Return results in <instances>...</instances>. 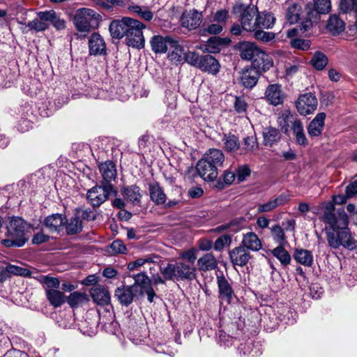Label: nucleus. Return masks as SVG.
<instances>
[{"mask_svg":"<svg viewBox=\"0 0 357 357\" xmlns=\"http://www.w3.org/2000/svg\"><path fill=\"white\" fill-rule=\"evenodd\" d=\"M326 211L320 218L325 224L324 231L328 246L335 250L341 246L354 250L357 246V241L349 227V216L343 211L338 214L334 213V206L331 203L324 204Z\"/></svg>","mask_w":357,"mask_h":357,"instance_id":"1","label":"nucleus"},{"mask_svg":"<svg viewBox=\"0 0 357 357\" xmlns=\"http://www.w3.org/2000/svg\"><path fill=\"white\" fill-rule=\"evenodd\" d=\"M160 272L167 280L192 281L196 279L197 268L183 261L169 263L166 266L160 268Z\"/></svg>","mask_w":357,"mask_h":357,"instance_id":"2","label":"nucleus"},{"mask_svg":"<svg viewBox=\"0 0 357 357\" xmlns=\"http://www.w3.org/2000/svg\"><path fill=\"white\" fill-rule=\"evenodd\" d=\"M27 229L26 222L20 218H13L10 220L6 228L4 236L8 238L2 239V243L7 246H22L27 241L25 231Z\"/></svg>","mask_w":357,"mask_h":357,"instance_id":"3","label":"nucleus"},{"mask_svg":"<svg viewBox=\"0 0 357 357\" xmlns=\"http://www.w3.org/2000/svg\"><path fill=\"white\" fill-rule=\"evenodd\" d=\"M331 8V0H314L305 6V20L301 22L300 31L304 33L309 32L313 23L317 22L319 15L328 13Z\"/></svg>","mask_w":357,"mask_h":357,"instance_id":"4","label":"nucleus"},{"mask_svg":"<svg viewBox=\"0 0 357 357\" xmlns=\"http://www.w3.org/2000/svg\"><path fill=\"white\" fill-rule=\"evenodd\" d=\"M100 21V15L87 8L78 9L73 18V23L76 29L80 32L86 33L98 28Z\"/></svg>","mask_w":357,"mask_h":357,"instance_id":"5","label":"nucleus"},{"mask_svg":"<svg viewBox=\"0 0 357 357\" xmlns=\"http://www.w3.org/2000/svg\"><path fill=\"white\" fill-rule=\"evenodd\" d=\"M116 190L113 185H95L89 189L86 194L88 202L93 207H99L106 202L110 196L115 195Z\"/></svg>","mask_w":357,"mask_h":357,"instance_id":"6","label":"nucleus"},{"mask_svg":"<svg viewBox=\"0 0 357 357\" xmlns=\"http://www.w3.org/2000/svg\"><path fill=\"white\" fill-rule=\"evenodd\" d=\"M233 13L241 15V24L243 30L246 31L256 30L255 17L257 13V7H246L242 4H236L233 7Z\"/></svg>","mask_w":357,"mask_h":357,"instance_id":"7","label":"nucleus"},{"mask_svg":"<svg viewBox=\"0 0 357 357\" xmlns=\"http://www.w3.org/2000/svg\"><path fill=\"white\" fill-rule=\"evenodd\" d=\"M145 28L146 26L144 24L137 20L132 19L126 37V44L128 46L137 49L143 48L144 47L145 40L142 29Z\"/></svg>","mask_w":357,"mask_h":357,"instance_id":"8","label":"nucleus"},{"mask_svg":"<svg viewBox=\"0 0 357 357\" xmlns=\"http://www.w3.org/2000/svg\"><path fill=\"white\" fill-rule=\"evenodd\" d=\"M317 99L312 93L300 95L296 102V107L298 112L304 116L314 112L317 109Z\"/></svg>","mask_w":357,"mask_h":357,"instance_id":"9","label":"nucleus"},{"mask_svg":"<svg viewBox=\"0 0 357 357\" xmlns=\"http://www.w3.org/2000/svg\"><path fill=\"white\" fill-rule=\"evenodd\" d=\"M264 98L270 105L278 106L284 102L286 94L282 91L280 84H272L266 89Z\"/></svg>","mask_w":357,"mask_h":357,"instance_id":"10","label":"nucleus"},{"mask_svg":"<svg viewBox=\"0 0 357 357\" xmlns=\"http://www.w3.org/2000/svg\"><path fill=\"white\" fill-rule=\"evenodd\" d=\"M132 19L123 17L121 20H113L109 25V30L113 38L121 39L126 37Z\"/></svg>","mask_w":357,"mask_h":357,"instance_id":"11","label":"nucleus"},{"mask_svg":"<svg viewBox=\"0 0 357 357\" xmlns=\"http://www.w3.org/2000/svg\"><path fill=\"white\" fill-rule=\"evenodd\" d=\"M202 20V15L197 10L183 12L180 20L181 26L190 31L198 28Z\"/></svg>","mask_w":357,"mask_h":357,"instance_id":"12","label":"nucleus"},{"mask_svg":"<svg viewBox=\"0 0 357 357\" xmlns=\"http://www.w3.org/2000/svg\"><path fill=\"white\" fill-rule=\"evenodd\" d=\"M217 284L218 287L219 299L228 304L230 303L235 297V294L229 281L223 275H217Z\"/></svg>","mask_w":357,"mask_h":357,"instance_id":"13","label":"nucleus"},{"mask_svg":"<svg viewBox=\"0 0 357 357\" xmlns=\"http://www.w3.org/2000/svg\"><path fill=\"white\" fill-rule=\"evenodd\" d=\"M229 257L231 264L238 266H245L251 259L250 252L241 245L231 250Z\"/></svg>","mask_w":357,"mask_h":357,"instance_id":"14","label":"nucleus"},{"mask_svg":"<svg viewBox=\"0 0 357 357\" xmlns=\"http://www.w3.org/2000/svg\"><path fill=\"white\" fill-rule=\"evenodd\" d=\"M198 174L206 181H214L218 175V169L213 165H210L206 160H199L196 165Z\"/></svg>","mask_w":357,"mask_h":357,"instance_id":"15","label":"nucleus"},{"mask_svg":"<svg viewBox=\"0 0 357 357\" xmlns=\"http://www.w3.org/2000/svg\"><path fill=\"white\" fill-rule=\"evenodd\" d=\"M12 275H20L29 277L31 275V271L27 268L21 266L9 264L6 266L0 267V282H4Z\"/></svg>","mask_w":357,"mask_h":357,"instance_id":"16","label":"nucleus"},{"mask_svg":"<svg viewBox=\"0 0 357 357\" xmlns=\"http://www.w3.org/2000/svg\"><path fill=\"white\" fill-rule=\"evenodd\" d=\"M172 43H174V38L169 36H162L156 35L151 38L150 43L151 49L155 54H164L169 48Z\"/></svg>","mask_w":357,"mask_h":357,"instance_id":"17","label":"nucleus"},{"mask_svg":"<svg viewBox=\"0 0 357 357\" xmlns=\"http://www.w3.org/2000/svg\"><path fill=\"white\" fill-rule=\"evenodd\" d=\"M251 62L250 67L259 70V73L268 70L273 65L271 57L261 49Z\"/></svg>","mask_w":357,"mask_h":357,"instance_id":"18","label":"nucleus"},{"mask_svg":"<svg viewBox=\"0 0 357 357\" xmlns=\"http://www.w3.org/2000/svg\"><path fill=\"white\" fill-rule=\"evenodd\" d=\"M89 48L91 55H102L106 53V44L102 37L98 33H93L89 40Z\"/></svg>","mask_w":357,"mask_h":357,"instance_id":"19","label":"nucleus"},{"mask_svg":"<svg viewBox=\"0 0 357 357\" xmlns=\"http://www.w3.org/2000/svg\"><path fill=\"white\" fill-rule=\"evenodd\" d=\"M135 286H126L118 287L115 290L114 296L117 298L121 304L128 306L133 301L135 295Z\"/></svg>","mask_w":357,"mask_h":357,"instance_id":"20","label":"nucleus"},{"mask_svg":"<svg viewBox=\"0 0 357 357\" xmlns=\"http://www.w3.org/2000/svg\"><path fill=\"white\" fill-rule=\"evenodd\" d=\"M326 114L324 112L318 113L307 126V133L312 137L319 136L324 130L325 125Z\"/></svg>","mask_w":357,"mask_h":357,"instance_id":"21","label":"nucleus"},{"mask_svg":"<svg viewBox=\"0 0 357 357\" xmlns=\"http://www.w3.org/2000/svg\"><path fill=\"white\" fill-rule=\"evenodd\" d=\"M260 73L255 68H244L241 73V82L245 88L252 89L257 83Z\"/></svg>","mask_w":357,"mask_h":357,"instance_id":"22","label":"nucleus"},{"mask_svg":"<svg viewBox=\"0 0 357 357\" xmlns=\"http://www.w3.org/2000/svg\"><path fill=\"white\" fill-rule=\"evenodd\" d=\"M200 64L197 66L202 71L215 75L220 70L218 61L211 55L206 54L202 56L199 60Z\"/></svg>","mask_w":357,"mask_h":357,"instance_id":"23","label":"nucleus"},{"mask_svg":"<svg viewBox=\"0 0 357 357\" xmlns=\"http://www.w3.org/2000/svg\"><path fill=\"white\" fill-rule=\"evenodd\" d=\"M99 170L102 177L100 183L105 185H112L111 181L114 180L116 176V169L114 163L112 161L102 163L99 165Z\"/></svg>","mask_w":357,"mask_h":357,"instance_id":"24","label":"nucleus"},{"mask_svg":"<svg viewBox=\"0 0 357 357\" xmlns=\"http://www.w3.org/2000/svg\"><path fill=\"white\" fill-rule=\"evenodd\" d=\"M93 301L98 305H105L110 302V295L108 290L102 285H96L90 291Z\"/></svg>","mask_w":357,"mask_h":357,"instance_id":"25","label":"nucleus"},{"mask_svg":"<svg viewBox=\"0 0 357 357\" xmlns=\"http://www.w3.org/2000/svg\"><path fill=\"white\" fill-rule=\"evenodd\" d=\"M66 223V218L61 214L55 213L47 216L44 224L51 231L59 232Z\"/></svg>","mask_w":357,"mask_h":357,"instance_id":"26","label":"nucleus"},{"mask_svg":"<svg viewBox=\"0 0 357 357\" xmlns=\"http://www.w3.org/2000/svg\"><path fill=\"white\" fill-rule=\"evenodd\" d=\"M218 261L211 252L204 255L197 260V266L199 271L207 272L218 268Z\"/></svg>","mask_w":357,"mask_h":357,"instance_id":"27","label":"nucleus"},{"mask_svg":"<svg viewBox=\"0 0 357 357\" xmlns=\"http://www.w3.org/2000/svg\"><path fill=\"white\" fill-rule=\"evenodd\" d=\"M43 20H47V23H51L53 27L58 31H62L66 28V21L61 18L60 15L57 14L54 10H47V13L42 17Z\"/></svg>","mask_w":357,"mask_h":357,"instance_id":"28","label":"nucleus"},{"mask_svg":"<svg viewBox=\"0 0 357 357\" xmlns=\"http://www.w3.org/2000/svg\"><path fill=\"white\" fill-rule=\"evenodd\" d=\"M289 200L288 195L282 194L278 197L268 201L266 203L259 204L257 207V211L259 213H266L273 211L279 206L284 205Z\"/></svg>","mask_w":357,"mask_h":357,"instance_id":"29","label":"nucleus"},{"mask_svg":"<svg viewBox=\"0 0 357 357\" xmlns=\"http://www.w3.org/2000/svg\"><path fill=\"white\" fill-rule=\"evenodd\" d=\"M241 245L248 250H250L255 252L261 248V240L255 233L252 231L243 234Z\"/></svg>","mask_w":357,"mask_h":357,"instance_id":"30","label":"nucleus"},{"mask_svg":"<svg viewBox=\"0 0 357 357\" xmlns=\"http://www.w3.org/2000/svg\"><path fill=\"white\" fill-rule=\"evenodd\" d=\"M259 50L253 43L243 42L239 45L240 56L243 60L252 61Z\"/></svg>","mask_w":357,"mask_h":357,"instance_id":"31","label":"nucleus"},{"mask_svg":"<svg viewBox=\"0 0 357 357\" xmlns=\"http://www.w3.org/2000/svg\"><path fill=\"white\" fill-rule=\"evenodd\" d=\"M202 159L206 160V162H208L210 165H214L218 169L222 165L225 155L222 151L217 149H211L204 155Z\"/></svg>","mask_w":357,"mask_h":357,"instance_id":"32","label":"nucleus"},{"mask_svg":"<svg viewBox=\"0 0 357 357\" xmlns=\"http://www.w3.org/2000/svg\"><path fill=\"white\" fill-rule=\"evenodd\" d=\"M149 190L151 199L157 205L165 204L167 201V196L162 188L158 183H150Z\"/></svg>","mask_w":357,"mask_h":357,"instance_id":"33","label":"nucleus"},{"mask_svg":"<svg viewBox=\"0 0 357 357\" xmlns=\"http://www.w3.org/2000/svg\"><path fill=\"white\" fill-rule=\"evenodd\" d=\"M275 18L271 13H258L255 17L257 29H271L275 24Z\"/></svg>","mask_w":357,"mask_h":357,"instance_id":"34","label":"nucleus"},{"mask_svg":"<svg viewBox=\"0 0 357 357\" xmlns=\"http://www.w3.org/2000/svg\"><path fill=\"white\" fill-rule=\"evenodd\" d=\"M222 142L223 143V149L228 153H234L240 149L238 138L234 134H223Z\"/></svg>","mask_w":357,"mask_h":357,"instance_id":"35","label":"nucleus"},{"mask_svg":"<svg viewBox=\"0 0 357 357\" xmlns=\"http://www.w3.org/2000/svg\"><path fill=\"white\" fill-rule=\"evenodd\" d=\"M46 13L47 10L38 12L37 13L38 17L29 22L26 24V27L29 28V30L40 32L45 31V30L48 29L50 25L47 23V20L42 19V17H43V15Z\"/></svg>","mask_w":357,"mask_h":357,"instance_id":"36","label":"nucleus"},{"mask_svg":"<svg viewBox=\"0 0 357 357\" xmlns=\"http://www.w3.org/2000/svg\"><path fill=\"white\" fill-rule=\"evenodd\" d=\"M291 130L295 136L296 142L302 146H307L308 144V141L306 138L302 122L300 120H294L292 123Z\"/></svg>","mask_w":357,"mask_h":357,"instance_id":"37","label":"nucleus"},{"mask_svg":"<svg viewBox=\"0 0 357 357\" xmlns=\"http://www.w3.org/2000/svg\"><path fill=\"white\" fill-rule=\"evenodd\" d=\"M294 258L298 263L305 266L310 267L313 264V255L308 250L296 249Z\"/></svg>","mask_w":357,"mask_h":357,"instance_id":"38","label":"nucleus"},{"mask_svg":"<svg viewBox=\"0 0 357 357\" xmlns=\"http://www.w3.org/2000/svg\"><path fill=\"white\" fill-rule=\"evenodd\" d=\"M45 294L47 300L54 307H60L66 301L64 294L57 289H47Z\"/></svg>","mask_w":357,"mask_h":357,"instance_id":"39","label":"nucleus"},{"mask_svg":"<svg viewBox=\"0 0 357 357\" xmlns=\"http://www.w3.org/2000/svg\"><path fill=\"white\" fill-rule=\"evenodd\" d=\"M263 137L266 146H272L280 139L281 134L278 129L270 126L264 128Z\"/></svg>","mask_w":357,"mask_h":357,"instance_id":"40","label":"nucleus"},{"mask_svg":"<svg viewBox=\"0 0 357 357\" xmlns=\"http://www.w3.org/2000/svg\"><path fill=\"white\" fill-rule=\"evenodd\" d=\"M123 195L127 200L134 205L139 204L141 202L142 195L140 188L136 185L127 187L123 190Z\"/></svg>","mask_w":357,"mask_h":357,"instance_id":"41","label":"nucleus"},{"mask_svg":"<svg viewBox=\"0 0 357 357\" xmlns=\"http://www.w3.org/2000/svg\"><path fill=\"white\" fill-rule=\"evenodd\" d=\"M132 278L135 280V282L131 286H135V290L137 292V289H140V294H144V290L151 286V280L144 273H140L135 275H133Z\"/></svg>","mask_w":357,"mask_h":357,"instance_id":"42","label":"nucleus"},{"mask_svg":"<svg viewBox=\"0 0 357 357\" xmlns=\"http://www.w3.org/2000/svg\"><path fill=\"white\" fill-rule=\"evenodd\" d=\"M327 29L333 34L340 33L344 29V22L338 15H332L328 20Z\"/></svg>","mask_w":357,"mask_h":357,"instance_id":"43","label":"nucleus"},{"mask_svg":"<svg viewBox=\"0 0 357 357\" xmlns=\"http://www.w3.org/2000/svg\"><path fill=\"white\" fill-rule=\"evenodd\" d=\"M86 301H88L87 295L79 291L71 293L66 298V302L73 308L77 307Z\"/></svg>","mask_w":357,"mask_h":357,"instance_id":"44","label":"nucleus"},{"mask_svg":"<svg viewBox=\"0 0 357 357\" xmlns=\"http://www.w3.org/2000/svg\"><path fill=\"white\" fill-rule=\"evenodd\" d=\"M339 7L343 13L353 14L357 24V0H340Z\"/></svg>","mask_w":357,"mask_h":357,"instance_id":"45","label":"nucleus"},{"mask_svg":"<svg viewBox=\"0 0 357 357\" xmlns=\"http://www.w3.org/2000/svg\"><path fill=\"white\" fill-rule=\"evenodd\" d=\"M272 255L275 257L282 266H287L291 262V256L282 245H278L271 250Z\"/></svg>","mask_w":357,"mask_h":357,"instance_id":"46","label":"nucleus"},{"mask_svg":"<svg viewBox=\"0 0 357 357\" xmlns=\"http://www.w3.org/2000/svg\"><path fill=\"white\" fill-rule=\"evenodd\" d=\"M301 6L297 3L289 6L287 10L286 18L289 24H294L301 20Z\"/></svg>","mask_w":357,"mask_h":357,"instance_id":"47","label":"nucleus"},{"mask_svg":"<svg viewBox=\"0 0 357 357\" xmlns=\"http://www.w3.org/2000/svg\"><path fill=\"white\" fill-rule=\"evenodd\" d=\"M243 146L242 148L241 154L247 153H252L258 149L257 139L255 135L248 136L243 139Z\"/></svg>","mask_w":357,"mask_h":357,"instance_id":"48","label":"nucleus"},{"mask_svg":"<svg viewBox=\"0 0 357 357\" xmlns=\"http://www.w3.org/2000/svg\"><path fill=\"white\" fill-rule=\"evenodd\" d=\"M169 48L172 49V52L169 56L171 59L176 62H182L185 53L183 47L180 45L178 42L174 39V43H172Z\"/></svg>","mask_w":357,"mask_h":357,"instance_id":"49","label":"nucleus"},{"mask_svg":"<svg viewBox=\"0 0 357 357\" xmlns=\"http://www.w3.org/2000/svg\"><path fill=\"white\" fill-rule=\"evenodd\" d=\"M271 232L273 239L279 245H282L287 242L284 229L279 225L271 227Z\"/></svg>","mask_w":357,"mask_h":357,"instance_id":"50","label":"nucleus"},{"mask_svg":"<svg viewBox=\"0 0 357 357\" xmlns=\"http://www.w3.org/2000/svg\"><path fill=\"white\" fill-rule=\"evenodd\" d=\"M311 63L314 68L321 70L327 65L328 58L321 52H316L311 59Z\"/></svg>","mask_w":357,"mask_h":357,"instance_id":"51","label":"nucleus"},{"mask_svg":"<svg viewBox=\"0 0 357 357\" xmlns=\"http://www.w3.org/2000/svg\"><path fill=\"white\" fill-rule=\"evenodd\" d=\"M126 247L122 241L117 239L114 241L107 248V252L111 255L124 254L126 252Z\"/></svg>","mask_w":357,"mask_h":357,"instance_id":"52","label":"nucleus"},{"mask_svg":"<svg viewBox=\"0 0 357 357\" xmlns=\"http://www.w3.org/2000/svg\"><path fill=\"white\" fill-rule=\"evenodd\" d=\"M66 224V229L68 234H77L81 231L82 229V222L78 217L71 218L70 222Z\"/></svg>","mask_w":357,"mask_h":357,"instance_id":"53","label":"nucleus"},{"mask_svg":"<svg viewBox=\"0 0 357 357\" xmlns=\"http://www.w3.org/2000/svg\"><path fill=\"white\" fill-rule=\"evenodd\" d=\"M293 115L289 110H284L278 118V123L281 128L287 132L289 128V123H293Z\"/></svg>","mask_w":357,"mask_h":357,"instance_id":"54","label":"nucleus"},{"mask_svg":"<svg viewBox=\"0 0 357 357\" xmlns=\"http://www.w3.org/2000/svg\"><path fill=\"white\" fill-rule=\"evenodd\" d=\"M231 243V236L229 234L222 235L218 238L213 244V249L215 251L220 252L225 247H228Z\"/></svg>","mask_w":357,"mask_h":357,"instance_id":"55","label":"nucleus"},{"mask_svg":"<svg viewBox=\"0 0 357 357\" xmlns=\"http://www.w3.org/2000/svg\"><path fill=\"white\" fill-rule=\"evenodd\" d=\"M235 174L230 171H225L223 174V182L218 180L215 187L219 189H223L225 185H229L233 183L235 179Z\"/></svg>","mask_w":357,"mask_h":357,"instance_id":"56","label":"nucleus"},{"mask_svg":"<svg viewBox=\"0 0 357 357\" xmlns=\"http://www.w3.org/2000/svg\"><path fill=\"white\" fill-rule=\"evenodd\" d=\"M39 281L45 284L48 289H56L59 287V280L53 277H49L47 275H41L39 278Z\"/></svg>","mask_w":357,"mask_h":357,"instance_id":"57","label":"nucleus"},{"mask_svg":"<svg viewBox=\"0 0 357 357\" xmlns=\"http://www.w3.org/2000/svg\"><path fill=\"white\" fill-rule=\"evenodd\" d=\"M248 105L243 96H235L234 102V107L235 111L238 114L245 113L247 110Z\"/></svg>","mask_w":357,"mask_h":357,"instance_id":"58","label":"nucleus"},{"mask_svg":"<svg viewBox=\"0 0 357 357\" xmlns=\"http://www.w3.org/2000/svg\"><path fill=\"white\" fill-rule=\"evenodd\" d=\"M229 18V10L220 9L217 10L213 15V21L224 26Z\"/></svg>","mask_w":357,"mask_h":357,"instance_id":"59","label":"nucleus"},{"mask_svg":"<svg viewBox=\"0 0 357 357\" xmlns=\"http://www.w3.org/2000/svg\"><path fill=\"white\" fill-rule=\"evenodd\" d=\"M200 57L201 56H199L196 52L188 51L185 53L183 61L192 66L197 68V66L200 64Z\"/></svg>","mask_w":357,"mask_h":357,"instance_id":"60","label":"nucleus"},{"mask_svg":"<svg viewBox=\"0 0 357 357\" xmlns=\"http://www.w3.org/2000/svg\"><path fill=\"white\" fill-rule=\"evenodd\" d=\"M262 29H257L254 32L255 38L263 42H268L275 38V34L272 32H267L261 30Z\"/></svg>","mask_w":357,"mask_h":357,"instance_id":"61","label":"nucleus"},{"mask_svg":"<svg viewBox=\"0 0 357 357\" xmlns=\"http://www.w3.org/2000/svg\"><path fill=\"white\" fill-rule=\"evenodd\" d=\"M181 257L182 260L180 261L185 262L189 265L195 266V262L197 259L196 251L195 250H189L183 252Z\"/></svg>","mask_w":357,"mask_h":357,"instance_id":"62","label":"nucleus"},{"mask_svg":"<svg viewBox=\"0 0 357 357\" xmlns=\"http://www.w3.org/2000/svg\"><path fill=\"white\" fill-rule=\"evenodd\" d=\"M222 39L220 38L213 37L208 39L206 45V50L210 52H216L220 50L219 46L222 45Z\"/></svg>","mask_w":357,"mask_h":357,"instance_id":"63","label":"nucleus"},{"mask_svg":"<svg viewBox=\"0 0 357 357\" xmlns=\"http://www.w3.org/2000/svg\"><path fill=\"white\" fill-rule=\"evenodd\" d=\"M291 46L298 50H307L310 48V42L303 39H294L291 41Z\"/></svg>","mask_w":357,"mask_h":357,"instance_id":"64","label":"nucleus"}]
</instances>
